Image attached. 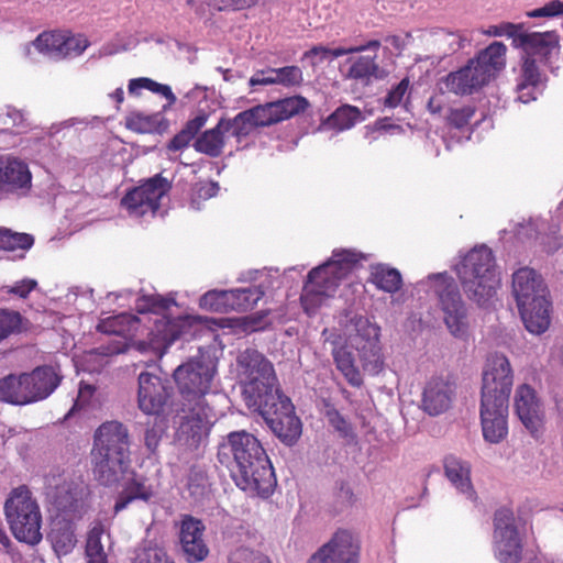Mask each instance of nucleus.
<instances>
[{"label":"nucleus","instance_id":"1","mask_svg":"<svg viewBox=\"0 0 563 563\" xmlns=\"http://www.w3.org/2000/svg\"><path fill=\"white\" fill-rule=\"evenodd\" d=\"M172 305H175L174 299L156 294L142 295L135 302L139 317L122 312L102 320L98 329L131 340L145 334L146 339L136 341V349L140 352L152 351L155 356H162L184 333L190 321L189 317L170 319L165 311Z\"/></svg>","mask_w":563,"mask_h":563},{"label":"nucleus","instance_id":"2","mask_svg":"<svg viewBox=\"0 0 563 563\" xmlns=\"http://www.w3.org/2000/svg\"><path fill=\"white\" fill-rule=\"evenodd\" d=\"M216 374L214 360L203 352L174 372V379L185 400L177 418L176 440L190 449L197 448L216 419L213 409L206 400Z\"/></svg>","mask_w":563,"mask_h":563},{"label":"nucleus","instance_id":"3","mask_svg":"<svg viewBox=\"0 0 563 563\" xmlns=\"http://www.w3.org/2000/svg\"><path fill=\"white\" fill-rule=\"evenodd\" d=\"M219 462L229 468L235 485L251 496L268 497L276 479L260 441L241 430L230 432L219 444Z\"/></svg>","mask_w":563,"mask_h":563},{"label":"nucleus","instance_id":"4","mask_svg":"<svg viewBox=\"0 0 563 563\" xmlns=\"http://www.w3.org/2000/svg\"><path fill=\"white\" fill-rule=\"evenodd\" d=\"M236 376L243 399L254 411L284 395L272 362L256 350L246 349L238 355Z\"/></svg>","mask_w":563,"mask_h":563},{"label":"nucleus","instance_id":"5","mask_svg":"<svg viewBox=\"0 0 563 563\" xmlns=\"http://www.w3.org/2000/svg\"><path fill=\"white\" fill-rule=\"evenodd\" d=\"M512 295L526 329L544 333L551 323V302L541 276L528 267L518 269L512 275Z\"/></svg>","mask_w":563,"mask_h":563},{"label":"nucleus","instance_id":"6","mask_svg":"<svg viewBox=\"0 0 563 563\" xmlns=\"http://www.w3.org/2000/svg\"><path fill=\"white\" fill-rule=\"evenodd\" d=\"M361 260L354 251H334L331 260L310 271L300 298L306 313H316Z\"/></svg>","mask_w":563,"mask_h":563},{"label":"nucleus","instance_id":"7","mask_svg":"<svg viewBox=\"0 0 563 563\" xmlns=\"http://www.w3.org/2000/svg\"><path fill=\"white\" fill-rule=\"evenodd\" d=\"M455 269L470 300L485 306L496 296L500 277L493 252L487 246L472 249Z\"/></svg>","mask_w":563,"mask_h":563},{"label":"nucleus","instance_id":"8","mask_svg":"<svg viewBox=\"0 0 563 563\" xmlns=\"http://www.w3.org/2000/svg\"><path fill=\"white\" fill-rule=\"evenodd\" d=\"M507 47L501 42H493L457 71L444 79L445 89L455 95H472L487 85L506 65Z\"/></svg>","mask_w":563,"mask_h":563},{"label":"nucleus","instance_id":"9","mask_svg":"<svg viewBox=\"0 0 563 563\" xmlns=\"http://www.w3.org/2000/svg\"><path fill=\"white\" fill-rule=\"evenodd\" d=\"M309 106L306 98L292 96L273 102L255 106L227 120V130L238 142L257 128L269 126L303 112Z\"/></svg>","mask_w":563,"mask_h":563},{"label":"nucleus","instance_id":"10","mask_svg":"<svg viewBox=\"0 0 563 563\" xmlns=\"http://www.w3.org/2000/svg\"><path fill=\"white\" fill-rule=\"evenodd\" d=\"M4 514L14 538L35 545L42 540V514L36 499L25 486L14 488L5 504Z\"/></svg>","mask_w":563,"mask_h":563},{"label":"nucleus","instance_id":"11","mask_svg":"<svg viewBox=\"0 0 563 563\" xmlns=\"http://www.w3.org/2000/svg\"><path fill=\"white\" fill-rule=\"evenodd\" d=\"M494 553L499 563H519L522 559V540L514 512L500 508L494 517Z\"/></svg>","mask_w":563,"mask_h":563},{"label":"nucleus","instance_id":"12","mask_svg":"<svg viewBox=\"0 0 563 563\" xmlns=\"http://www.w3.org/2000/svg\"><path fill=\"white\" fill-rule=\"evenodd\" d=\"M439 298L444 321L453 335H461L466 328V308L454 279L445 273L430 276Z\"/></svg>","mask_w":563,"mask_h":563},{"label":"nucleus","instance_id":"13","mask_svg":"<svg viewBox=\"0 0 563 563\" xmlns=\"http://www.w3.org/2000/svg\"><path fill=\"white\" fill-rule=\"evenodd\" d=\"M514 384L512 368L503 354L487 357L482 377L481 401H507Z\"/></svg>","mask_w":563,"mask_h":563},{"label":"nucleus","instance_id":"14","mask_svg":"<svg viewBox=\"0 0 563 563\" xmlns=\"http://www.w3.org/2000/svg\"><path fill=\"white\" fill-rule=\"evenodd\" d=\"M257 412L284 443L292 445L301 435V422L295 415L294 405L287 396L282 395Z\"/></svg>","mask_w":563,"mask_h":563},{"label":"nucleus","instance_id":"15","mask_svg":"<svg viewBox=\"0 0 563 563\" xmlns=\"http://www.w3.org/2000/svg\"><path fill=\"white\" fill-rule=\"evenodd\" d=\"M169 188L168 180L157 175L129 191L122 198L121 205L131 217L154 214L158 210L161 199Z\"/></svg>","mask_w":563,"mask_h":563},{"label":"nucleus","instance_id":"16","mask_svg":"<svg viewBox=\"0 0 563 563\" xmlns=\"http://www.w3.org/2000/svg\"><path fill=\"white\" fill-rule=\"evenodd\" d=\"M89 41L81 34L68 32H43L32 43L41 54L54 60L80 56L89 46Z\"/></svg>","mask_w":563,"mask_h":563},{"label":"nucleus","instance_id":"17","mask_svg":"<svg viewBox=\"0 0 563 563\" xmlns=\"http://www.w3.org/2000/svg\"><path fill=\"white\" fill-rule=\"evenodd\" d=\"M360 543L349 530H338L307 563H358Z\"/></svg>","mask_w":563,"mask_h":563},{"label":"nucleus","instance_id":"18","mask_svg":"<svg viewBox=\"0 0 563 563\" xmlns=\"http://www.w3.org/2000/svg\"><path fill=\"white\" fill-rule=\"evenodd\" d=\"M130 445L128 427L118 420L106 421L95 431L91 455L130 457Z\"/></svg>","mask_w":563,"mask_h":563},{"label":"nucleus","instance_id":"19","mask_svg":"<svg viewBox=\"0 0 563 563\" xmlns=\"http://www.w3.org/2000/svg\"><path fill=\"white\" fill-rule=\"evenodd\" d=\"M514 402L515 411L525 428L534 438L541 435L544 428L545 412L536 390L527 384L518 386Z\"/></svg>","mask_w":563,"mask_h":563},{"label":"nucleus","instance_id":"20","mask_svg":"<svg viewBox=\"0 0 563 563\" xmlns=\"http://www.w3.org/2000/svg\"><path fill=\"white\" fill-rule=\"evenodd\" d=\"M169 388L158 375L142 372L137 377V407L145 415H158L169 399Z\"/></svg>","mask_w":563,"mask_h":563},{"label":"nucleus","instance_id":"21","mask_svg":"<svg viewBox=\"0 0 563 563\" xmlns=\"http://www.w3.org/2000/svg\"><path fill=\"white\" fill-rule=\"evenodd\" d=\"M456 396V386L449 377L433 376L427 380L421 398L422 409L430 416L448 411Z\"/></svg>","mask_w":563,"mask_h":563},{"label":"nucleus","instance_id":"22","mask_svg":"<svg viewBox=\"0 0 563 563\" xmlns=\"http://www.w3.org/2000/svg\"><path fill=\"white\" fill-rule=\"evenodd\" d=\"M508 404L507 401H481V427L486 442L498 444L507 438Z\"/></svg>","mask_w":563,"mask_h":563},{"label":"nucleus","instance_id":"23","mask_svg":"<svg viewBox=\"0 0 563 563\" xmlns=\"http://www.w3.org/2000/svg\"><path fill=\"white\" fill-rule=\"evenodd\" d=\"M0 195L25 194L31 189L29 166L13 156H0Z\"/></svg>","mask_w":563,"mask_h":563},{"label":"nucleus","instance_id":"24","mask_svg":"<svg viewBox=\"0 0 563 563\" xmlns=\"http://www.w3.org/2000/svg\"><path fill=\"white\" fill-rule=\"evenodd\" d=\"M373 52V55L355 53L350 56L341 67L342 76L362 86H368L374 80L383 79L386 73L376 62L377 51Z\"/></svg>","mask_w":563,"mask_h":563},{"label":"nucleus","instance_id":"25","mask_svg":"<svg viewBox=\"0 0 563 563\" xmlns=\"http://www.w3.org/2000/svg\"><path fill=\"white\" fill-rule=\"evenodd\" d=\"M95 479L103 486H114L130 475V457L91 455Z\"/></svg>","mask_w":563,"mask_h":563},{"label":"nucleus","instance_id":"26","mask_svg":"<svg viewBox=\"0 0 563 563\" xmlns=\"http://www.w3.org/2000/svg\"><path fill=\"white\" fill-rule=\"evenodd\" d=\"M34 402L48 398L60 385L64 376L58 364H45L26 373Z\"/></svg>","mask_w":563,"mask_h":563},{"label":"nucleus","instance_id":"27","mask_svg":"<svg viewBox=\"0 0 563 563\" xmlns=\"http://www.w3.org/2000/svg\"><path fill=\"white\" fill-rule=\"evenodd\" d=\"M558 45L559 35L554 32L528 33L522 30L520 37L516 40V48H521L525 56L537 60L549 58L558 49Z\"/></svg>","mask_w":563,"mask_h":563},{"label":"nucleus","instance_id":"28","mask_svg":"<svg viewBox=\"0 0 563 563\" xmlns=\"http://www.w3.org/2000/svg\"><path fill=\"white\" fill-rule=\"evenodd\" d=\"M82 495V486L59 475L48 479L47 496L62 511L73 510Z\"/></svg>","mask_w":563,"mask_h":563},{"label":"nucleus","instance_id":"29","mask_svg":"<svg viewBox=\"0 0 563 563\" xmlns=\"http://www.w3.org/2000/svg\"><path fill=\"white\" fill-rule=\"evenodd\" d=\"M0 401L15 406L34 404L26 373L10 374L0 379Z\"/></svg>","mask_w":563,"mask_h":563},{"label":"nucleus","instance_id":"30","mask_svg":"<svg viewBox=\"0 0 563 563\" xmlns=\"http://www.w3.org/2000/svg\"><path fill=\"white\" fill-rule=\"evenodd\" d=\"M444 473L450 483L464 494L468 499H473L475 492L471 481V465L468 462L449 455L444 459Z\"/></svg>","mask_w":563,"mask_h":563},{"label":"nucleus","instance_id":"31","mask_svg":"<svg viewBox=\"0 0 563 563\" xmlns=\"http://www.w3.org/2000/svg\"><path fill=\"white\" fill-rule=\"evenodd\" d=\"M124 481V488L114 504V514L125 509L133 500L148 501L154 496V490L146 484V481L143 477L135 476L133 472Z\"/></svg>","mask_w":563,"mask_h":563},{"label":"nucleus","instance_id":"32","mask_svg":"<svg viewBox=\"0 0 563 563\" xmlns=\"http://www.w3.org/2000/svg\"><path fill=\"white\" fill-rule=\"evenodd\" d=\"M332 357L336 369L344 376L346 382L353 387L363 385L361 371L356 366L354 354L347 345H334Z\"/></svg>","mask_w":563,"mask_h":563},{"label":"nucleus","instance_id":"33","mask_svg":"<svg viewBox=\"0 0 563 563\" xmlns=\"http://www.w3.org/2000/svg\"><path fill=\"white\" fill-rule=\"evenodd\" d=\"M225 124L227 119H221L214 128L205 131L195 141L196 151L210 157L220 156L225 144V134L229 133Z\"/></svg>","mask_w":563,"mask_h":563},{"label":"nucleus","instance_id":"34","mask_svg":"<svg viewBox=\"0 0 563 563\" xmlns=\"http://www.w3.org/2000/svg\"><path fill=\"white\" fill-rule=\"evenodd\" d=\"M48 538L58 556L70 553L77 543L74 525L64 519L53 521Z\"/></svg>","mask_w":563,"mask_h":563},{"label":"nucleus","instance_id":"35","mask_svg":"<svg viewBox=\"0 0 563 563\" xmlns=\"http://www.w3.org/2000/svg\"><path fill=\"white\" fill-rule=\"evenodd\" d=\"M364 120L362 112L358 108L350 104L339 107L328 119L322 123L321 129H333L336 131H344L353 128L357 122Z\"/></svg>","mask_w":563,"mask_h":563},{"label":"nucleus","instance_id":"36","mask_svg":"<svg viewBox=\"0 0 563 563\" xmlns=\"http://www.w3.org/2000/svg\"><path fill=\"white\" fill-rule=\"evenodd\" d=\"M371 282L378 289L390 294L398 291L402 284L400 273L396 268H390L384 264L371 267Z\"/></svg>","mask_w":563,"mask_h":563},{"label":"nucleus","instance_id":"37","mask_svg":"<svg viewBox=\"0 0 563 563\" xmlns=\"http://www.w3.org/2000/svg\"><path fill=\"white\" fill-rule=\"evenodd\" d=\"M132 563H175L161 542L144 540L135 551Z\"/></svg>","mask_w":563,"mask_h":563},{"label":"nucleus","instance_id":"38","mask_svg":"<svg viewBox=\"0 0 563 563\" xmlns=\"http://www.w3.org/2000/svg\"><path fill=\"white\" fill-rule=\"evenodd\" d=\"M229 294L232 295L230 311H246L252 309L265 295V287L261 283L247 288L231 289Z\"/></svg>","mask_w":563,"mask_h":563},{"label":"nucleus","instance_id":"39","mask_svg":"<svg viewBox=\"0 0 563 563\" xmlns=\"http://www.w3.org/2000/svg\"><path fill=\"white\" fill-rule=\"evenodd\" d=\"M141 89H147L154 93H158L168 100L169 104L176 102V97L168 85L154 81L151 78L140 77L131 79L128 86L129 93L139 95Z\"/></svg>","mask_w":563,"mask_h":563},{"label":"nucleus","instance_id":"40","mask_svg":"<svg viewBox=\"0 0 563 563\" xmlns=\"http://www.w3.org/2000/svg\"><path fill=\"white\" fill-rule=\"evenodd\" d=\"M33 244L34 238L31 234L13 232L9 229L0 228V250H29Z\"/></svg>","mask_w":563,"mask_h":563},{"label":"nucleus","instance_id":"41","mask_svg":"<svg viewBox=\"0 0 563 563\" xmlns=\"http://www.w3.org/2000/svg\"><path fill=\"white\" fill-rule=\"evenodd\" d=\"M232 295L229 290H209L199 300L202 309L213 312H229Z\"/></svg>","mask_w":563,"mask_h":563},{"label":"nucleus","instance_id":"42","mask_svg":"<svg viewBox=\"0 0 563 563\" xmlns=\"http://www.w3.org/2000/svg\"><path fill=\"white\" fill-rule=\"evenodd\" d=\"M356 349H368L371 345L379 344L380 329L367 319H360L356 322Z\"/></svg>","mask_w":563,"mask_h":563},{"label":"nucleus","instance_id":"43","mask_svg":"<svg viewBox=\"0 0 563 563\" xmlns=\"http://www.w3.org/2000/svg\"><path fill=\"white\" fill-rule=\"evenodd\" d=\"M358 353L363 368L369 375H377L384 369L380 344L371 345L368 349L360 347Z\"/></svg>","mask_w":563,"mask_h":563},{"label":"nucleus","instance_id":"44","mask_svg":"<svg viewBox=\"0 0 563 563\" xmlns=\"http://www.w3.org/2000/svg\"><path fill=\"white\" fill-rule=\"evenodd\" d=\"M102 529L93 527L88 534L86 554L89 563H107V554L101 544Z\"/></svg>","mask_w":563,"mask_h":563},{"label":"nucleus","instance_id":"45","mask_svg":"<svg viewBox=\"0 0 563 563\" xmlns=\"http://www.w3.org/2000/svg\"><path fill=\"white\" fill-rule=\"evenodd\" d=\"M276 76V84L286 88L298 87L303 81V74L298 66H285L274 68Z\"/></svg>","mask_w":563,"mask_h":563},{"label":"nucleus","instance_id":"46","mask_svg":"<svg viewBox=\"0 0 563 563\" xmlns=\"http://www.w3.org/2000/svg\"><path fill=\"white\" fill-rule=\"evenodd\" d=\"M537 62V58H530L525 55L522 56L521 74L518 79V82L528 84L537 87L542 86L541 74L539 71Z\"/></svg>","mask_w":563,"mask_h":563},{"label":"nucleus","instance_id":"47","mask_svg":"<svg viewBox=\"0 0 563 563\" xmlns=\"http://www.w3.org/2000/svg\"><path fill=\"white\" fill-rule=\"evenodd\" d=\"M21 317L18 312L0 310V342L20 331Z\"/></svg>","mask_w":563,"mask_h":563},{"label":"nucleus","instance_id":"48","mask_svg":"<svg viewBox=\"0 0 563 563\" xmlns=\"http://www.w3.org/2000/svg\"><path fill=\"white\" fill-rule=\"evenodd\" d=\"M205 526L198 519L185 517L180 526V541L202 540Z\"/></svg>","mask_w":563,"mask_h":563},{"label":"nucleus","instance_id":"49","mask_svg":"<svg viewBox=\"0 0 563 563\" xmlns=\"http://www.w3.org/2000/svg\"><path fill=\"white\" fill-rule=\"evenodd\" d=\"M522 29L521 24L503 22L497 25H490L484 34L488 36H507L512 40V46L516 47V40L520 37Z\"/></svg>","mask_w":563,"mask_h":563},{"label":"nucleus","instance_id":"50","mask_svg":"<svg viewBox=\"0 0 563 563\" xmlns=\"http://www.w3.org/2000/svg\"><path fill=\"white\" fill-rule=\"evenodd\" d=\"M183 551L188 562H200L206 559L209 550L202 540L196 541H180Z\"/></svg>","mask_w":563,"mask_h":563},{"label":"nucleus","instance_id":"51","mask_svg":"<svg viewBox=\"0 0 563 563\" xmlns=\"http://www.w3.org/2000/svg\"><path fill=\"white\" fill-rule=\"evenodd\" d=\"M470 38L456 32H443L441 34L440 44L444 54H453L465 46Z\"/></svg>","mask_w":563,"mask_h":563},{"label":"nucleus","instance_id":"52","mask_svg":"<svg viewBox=\"0 0 563 563\" xmlns=\"http://www.w3.org/2000/svg\"><path fill=\"white\" fill-rule=\"evenodd\" d=\"M474 113L475 109L472 106L454 108L450 110L446 120L449 124L461 129L470 123L471 119L474 117Z\"/></svg>","mask_w":563,"mask_h":563},{"label":"nucleus","instance_id":"53","mask_svg":"<svg viewBox=\"0 0 563 563\" xmlns=\"http://www.w3.org/2000/svg\"><path fill=\"white\" fill-rule=\"evenodd\" d=\"M325 417L329 423L343 437H347L352 433L351 424L344 419V417L334 408L329 407L325 411Z\"/></svg>","mask_w":563,"mask_h":563},{"label":"nucleus","instance_id":"54","mask_svg":"<svg viewBox=\"0 0 563 563\" xmlns=\"http://www.w3.org/2000/svg\"><path fill=\"white\" fill-rule=\"evenodd\" d=\"M380 46L379 41L373 40L366 43L365 45L360 46H352V47H336V48H330V59L343 56V55H353L355 53H362V52H371V51H378Z\"/></svg>","mask_w":563,"mask_h":563},{"label":"nucleus","instance_id":"55","mask_svg":"<svg viewBox=\"0 0 563 563\" xmlns=\"http://www.w3.org/2000/svg\"><path fill=\"white\" fill-rule=\"evenodd\" d=\"M219 190V185L213 181H203L199 183L195 186L192 191L191 203L195 208H199L197 205L198 199H209L217 195Z\"/></svg>","mask_w":563,"mask_h":563},{"label":"nucleus","instance_id":"56","mask_svg":"<svg viewBox=\"0 0 563 563\" xmlns=\"http://www.w3.org/2000/svg\"><path fill=\"white\" fill-rule=\"evenodd\" d=\"M24 122V115L21 111L11 108L4 107L0 109V125L4 129H9L11 126H21Z\"/></svg>","mask_w":563,"mask_h":563},{"label":"nucleus","instance_id":"57","mask_svg":"<svg viewBox=\"0 0 563 563\" xmlns=\"http://www.w3.org/2000/svg\"><path fill=\"white\" fill-rule=\"evenodd\" d=\"M560 14H563V2L559 0H552L543 7L527 13L529 18H552Z\"/></svg>","mask_w":563,"mask_h":563},{"label":"nucleus","instance_id":"58","mask_svg":"<svg viewBox=\"0 0 563 563\" xmlns=\"http://www.w3.org/2000/svg\"><path fill=\"white\" fill-rule=\"evenodd\" d=\"M409 88V79L404 78L395 88H393L386 99H385V106L389 108H396L399 106L407 93Z\"/></svg>","mask_w":563,"mask_h":563},{"label":"nucleus","instance_id":"59","mask_svg":"<svg viewBox=\"0 0 563 563\" xmlns=\"http://www.w3.org/2000/svg\"><path fill=\"white\" fill-rule=\"evenodd\" d=\"M249 85L251 87L277 85L274 68L256 70L249 79Z\"/></svg>","mask_w":563,"mask_h":563},{"label":"nucleus","instance_id":"60","mask_svg":"<svg viewBox=\"0 0 563 563\" xmlns=\"http://www.w3.org/2000/svg\"><path fill=\"white\" fill-rule=\"evenodd\" d=\"M36 286L37 282L35 279L24 278L16 282L12 287H9L8 292L19 296L20 298H26Z\"/></svg>","mask_w":563,"mask_h":563},{"label":"nucleus","instance_id":"61","mask_svg":"<svg viewBox=\"0 0 563 563\" xmlns=\"http://www.w3.org/2000/svg\"><path fill=\"white\" fill-rule=\"evenodd\" d=\"M93 393H95L93 386H91L89 384H81L79 387V390H78L77 399L66 417H69L77 409H80L84 406H86L89 402L90 398L92 397Z\"/></svg>","mask_w":563,"mask_h":563},{"label":"nucleus","instance_id":"62","mask_svg":"<svg viewBox=\"0 0 563 563\" xmlns=\"http://www.w3.org/2000/svg\"><path fill=\"white\" fill-rule=\"evenodd\" d=\"M303 58H310L311 65L316 67L322 62L330 59V48L322 45L313 46L303 54Z\"/></svg>","mask_w":563,"mask_h":563},{"label":"nucleus","instance_id":"63","mask_svg":"<svg viewBox=\"0 0 563 563\" xmlns=\"http://www.w3.org/2000/svg\"><path fill=\"white\" fill-rule=\"evenodd\" d=\"M163 434V429L156 426L147 428L144 435L145 446L150 452H155L159 445Z\"/></svg>","mask_w":563,"mask_h":563},{"label":"nucleus","instance_id":"64","mask_svg":"<svg viewBox=\"0 0 563 563\" xmlns=\"http://www.w3.org/2000/svg\"><path fill=\"white\" fill-rule=\"evenodd\" d=\"M541 87L528 85V84H517V93H518V100L528 103L531 100L537 99V95L540 92Z\"/></svg>","mask_w":563,"mask_h":563}]
</instances>
